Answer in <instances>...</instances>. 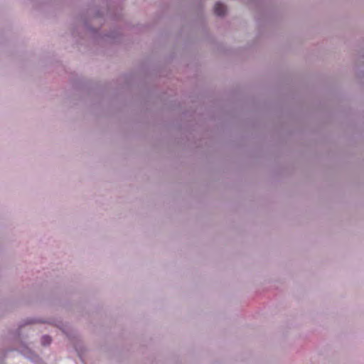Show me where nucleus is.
<instances>
[{"label": "nucleus", "mask_w": 364, "mask_h": 364, "mask_svg": "<svg viewBox=\"0 0 364 364\" xmlns=\"http://www.w3.org/2000/svg\"><path fill=\"white\" fill-rule=\"evenodd\" d=\"M15 350H17V349L15 348H8L6 349L0 350V362L4 361L9 352Z\"/></svg>", "instance_id": "nucleus-7"}, {"label": "nucleus", "mask_w": 364, "mask_h": 364, "mask_svg": "<svg viewBox=\"0 0 364 364\" xmlns=\"http://www.w3.org/2000/svg\"><path fill=\"white\" fill-rule=\"evenodd\" d=\"M102 5H96L93 1L87 5V8L79 18L84 28L92 34L94 41L109 39L112 43L120 44L123 41L124 35L119 29H113L108 32H101V28L107 18L118 21L122 16L121 2L111 0H100Z\"/></svg>", "instance_id": "nucleus-1"}, {"label": "nucleus", "mask_w": 364, "mask_h": 364, "mask_svg": "<svg viewBox=\"0 0 364 364\" xmlns=\"http://www.w3.org/2000/svg\"><path fill=\"white\" fill-rule=\"evenodd\" d=\"M71 35L74 38L76 39V43L80 44V42L79 40L83 38L82 33L78 31V27L77 24H75L71 31Z\"/></svg>", "instance_id": "nucleus-6"}, {"label": "nucleus", "mask_w": 364, "mask_h": 364, "mask_svg": "<svg viewBox=\"0 0 364 364\" xmlns=\"http://www.w3.org/2000/svg\"><path fill=\"white\" fill-rule=\"evenodd\" d=\"M355 70L356 77L358 79H364V70H361V69H359L357 68H355Z\"/></svg>", "instance_id": "nucleus-9"}, {"label": "nucleus", "mask_w": 364, "mask_h": 364, "mask_svg": "<svg viewBox=\"0 0 364 364\" xmlns=\"http://www.w3.org/2000/svg\"><path fill=\"white\" fill-rule=\"evenodd\" d=\"M70 83L73 86V88L77 91L83 90H91L98 87V85H94L90 80L79 76L72 77L70 79Z\"/></svg>", "instance_id": "nucleus-4"}, {"label": "nucleus", "mask_w": 364, "mask_h": 364, "mask_svg": "<svg viewBox=\"0 0 364 364\" xmlns=\"http://www.w3.org/2000/svg\"><path fill=\"white\" fill-rule=\"evenodd\" d=\"M362 57L364 58V55H363Z\"/></svg>", "instance_id": "nucleus-16"}, {"label": "nucleus", "mask_w": 364, "mask_h": 364, "mask_svg": "<svg viewBox=\"0 0 364 364\" xmlns=\"http://www.w3.org/2000/svg\"><path fill=\"white\" fill-rule=\"evenodd\" d=\"M176 127H177L178 129H181V128H182L181 124H177V125H176Z\"/></svg>", "instance_id": "nucleus-15"}, {"label": "nucleus", "mask_w": 364, "mask_h": 364, "mask_svg": "<svg viewBox=\"0 0 364 364\" xmlns=\"http://www.w3.org/2000/svg\"><path fill=\"white\" fill-rule=\"evenodd\" d=\"M148 27V25H137V28L141 31H144Z\"/></svg>", "instance_id": "nucleus-11"}, {"label": "nucleus", "mask_w": 364, "mask_h": 364, "mask_svg": "<svg viewBox=\"0 0 364 364\" xmlns=\"http://www.w3.org/2000/svg\"><path fill=\"white\" fill-rule=\"evenodd\" d=\"M188 112L187 110H185L183 112V115L186 116L188 114Z\"/></svg>", "instance_id": "nucleus-14"}, {"label": "nucleus", "mask_w": 364, "mask_h": 364, "mask_svg": "<svg viewBox=\"0 0 364 364\" xmlns=\"http://www.w3.org/2000/svg\"><path fill=\"white\" fill-rule=\"evenodd\" d=\"M52 342V338L49 335H43L41 338V345L43 346H49Z\"/></svg>", "instance_id": "nucleus-8"}, {"label": "nucleus", "mask_w": 364, "mask_h": 364, "mask_svg": "<svg viewBox=\"0 0 364 364\" xmlns=\"http://www.w3.org/2000/svg\"><path fill=\"white\" fill-rule=\"evenodd\" d=\"M108 87H109V85L106 84V85H105L104 87L102 88V90L104 91V90H107Z\"/></svg>", "instance_id": "nucleus-13"}, {"label": "nucleus", "mask_w": 364, "mask_h": 364, "mask_svg": "<svg viewBox=\"0 0 364 364\" xmlns=\"http://www.w3.org/2000/svg\"><path fill=\"white\" fill-rule=\"evenodd\" d=\"M122 77L126 80L127 82H129V80L132 77V75L131 74H124Z\"/></svg>", "instance_id": "nucleus-10"}, {"label": "nucleus", "mask_w": 364, "mask_h": 364, "mask_svg": "<svg viewBox=\"0 0 364 364\" xmlns=\"http://www.w3.org/2000/svg\"><path fill=\"white\" fill-rule=\"evenodd\" d=\"M258 9V13L255 16V21L257 26L260 28L265 26L270 22L271 16L274 14V11L270 9L272 0H251Z\"/></svg>", "instance_id": "nucleus-3"}, {"label": "nucleus", "mask_w": 364, "mask_h": 364, "mask_svg": "<svg viewBox=\"0 0 364 364\" xmlns=\"http://www.w3.org/2000/svg\"><path fill=\"white\" fill-rule=\"evenodd\" d=\"M214 13L218 17H224L227 14L226 6L221 1H217L214 6Z\"/></svg>", "instance_id": "nucleus-5"}, {"label": "nucleus", "mask_w": 364, "mask_h": 364, "mask_svg": "<svg viewBox=\"0 0 364 364\" xmlns=\"http://www.w3.org/2000/svg\"><path fill=\"white\" fill-rule=\"evenodd\" d=\"M33 323H51L50 320L36 318H27L22 321L15 330L8 329L6 333L2 335L3 340L12 342H18L21 344L20 353L23 355L33 354V351L28 347L26 342L21 338V328L27 325Z\"/></svg>", "instance_id": "nucleus-2"}, {"label": "nucleus", "mask_w": 364, "mask_h": 364, "mask_svg": "<svg viewBox=\"0 0 364 364\" xmlns=\"http://www.w3.org/2000/svg\"><path fill=\"white\" fill-rule=\"evenodd\" d=\"M197 6H198V9L199 10H203V3H202V1H200V2H198V4Z\"/></svg>", "instance_id": "nucleus-12"}]
</instances>
